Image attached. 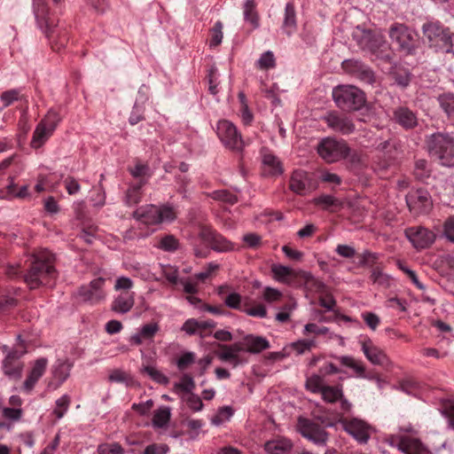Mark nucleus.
Instances as JSON below:
<instances>
[{"instance_id":"f257e3e1","label":"nucleus","mask_w":454,"mask_h":454,"mask_svg":"<svg viewBox=\"0 0 454 454\" xmlns=\"http://www.w3.org/2000/svg\"><path fill=\"white\" fill-rule=\"evenodd\" d=\"M54 255L47 249H43L33 255L28 271L23 276L25 283L30 289L41 286H51V281L56 277L52 265Z\"/></svg>"},{"instance_id":"f03ea898","label":"nucleus","mask_w":454,"mask_h":454,"mask_svg":"<svg viewBox=\"0 0 454 454\" xmlns=\"http://www.w3.org/2000/svg\"><path fill=\"white\" fill-rule=\"evenodd\" d=\"M427 145L430 154L435 157L441 165L454 167V137L448 133L436 132L429 136Z\"/></svg>"},{"instance_id":"7ed1b4c3","label":"nucleus","mask_w":454,"mask_h":454,"mask_svg":"<svg viewBox=\"0 0 454 454\" xmlns=\"http://www.w3.org/2000/svg\"><path fill=\"white\" fill-rule=\"evenodd\" d=\"M132 216L141 223L155 225L173 222L176 218V212L174 207L168 204L160 206L149 204L137 208Z\"/></svg>"},{"instance_id":"20e7f679","label":"nucleus","mask_w":454,"mask_h":454,"mask_svg":"<svg viewBox=\"0 0 454 454\" xmlns=\"http://www.w3.org/2000/svg\"><path fill=\"white\" fill-rule=\"evenodd\" d=\"M271 272L274 278L283 284L292 285L297 278H302L305 283L316 292L324 294L325 286L323 282L316 279L310 273L303 270H296L282 264H273Z\"/></svg>"},{"instance_id":"39448f33","label":"nucleus","mask_w":454,"mask_h":454,"mask_svg":"<svg viewBox=\"0 0 454 454\" xmlns=\"http://www.w3.org/2000/svg\"><path fill=\"white\" fill-rule=\"evenodd\" d=\"M333 98L338 107L347 111L361 109L365 103L364 93L353 85H339L333 90Z\"/></svg>"},{"instance_id":"423d86ee","label":"nucleus","mask_w":454,"mask_h":454,"mask_svg":"<svg viewBox=\"0 0 454 454\" xmlns=\"http://www.w3.org/2000/svg\"><path fill=\"white\" fill-rule=\"evenodd\" d=\"M423 34L431 46L450 52L454 48V34L439 21H430L422 27Z\"/></svg>"},{"instance_id":"0eeeda50","label":"nucleus","mask_w":454,"mask_h":454,"mask_svg":"<svg viewBox=\"0 0 454 454\" xmlns=\"http://www.w3.org/2000/svg\"><path fill=\"white\" fill-rule=\"evenodd\" d=\"M411 432V426L401 428L398 434H390L387 442L405 454H432L419 439L402 434V432Z\"/></svg>"},{"instance_id":"6e6552de","label":"nucleus","mask_w":454,"mask_h":454,"mask_svg":"<svg viewBox=\"0 0 454 454\" xmlns=\"http://www.w3.org/2000/svg\"><path fill=\"white\" fill-rule=\"evenodd\" d=\"M3 350L6 353L2 363L4 374L12 380L20 379L24 368L21 357L27 353L25 346H16L12 350H8L7 346H4Z\"/></svg>"},{"instance_id":"1a4fd4ad","label":"nucleus","mask_w":454,"mask_h":454,"mask_svg":"<svg viewBox=\"0 0 454 454\" xmlns=\"http://www.w3.org/2000/svg\"><path fill=\"white\" fill-rule=\"evenodd\" d=\"M357 43L361 49L368 51L383 59H389V45L380 34L372 31H363L357 38Z\"/></svg>"},{"instance_id":"9d476101","label":"nucleus","mask_w":454,"mask_h":454,"mask_svg":"<svg viewBox=\"0 0 454 454\" xmlns=\"http://www.w3.org/2000/svg\"><path fill=\"white\" fill-rule=\"evenodd\" d=\"M216 134L222 144L234 152H241L245 146L240 132L228 120H220L216 124Z\"/></svg>"},{"instance_id":"9b49d317","label":"nucleus","mask_w":454,"mask_h":454,"mask_svg":"<svg viewBox=\"0 0 454 454\" xmlns=\"http://www.w3.org/2000/svg\"><path fill=\"white\" fill-rule=\"evenodd\" d=\"M317 153L326 162L332 163L348 157L350 149L343 140L326 137L317 145Z\"/></svg>"},{"instance_id":"f8f14e48","label":"nucleus","mask_w":454,"mask_h":454,"mask_svg":"<svg viewBox=\"0 0 454 454\" xmlns=\"http://www.w3.org/2000/svg\"><path fill=\"white\" fill-rule=\"evenodd\" d=\"M106 279L104 278H97L88 285L82 286L77 290V298L83 302L90 304H98L106 298L104 291Z\"/></svg>"},{"instance_id":"ddd939ff","label":"nucleus","mask_w":454,"mask_h":454,"mask_svg":"<svg viewBox=\"0 0 454 454\" xmlns=\"http://www.w3.org/2000/svg\"><path fill=\"white\" fill-rule=\"evenodd\" d=\"M200 239L216 252H229L234 250V245L223 235L209 226H202L199 232Z\"/></svg>"},{"instance_id":"4468645a","label":"nucleus","mask_w":454,"mask_h":454,"mask_svg":"<svg viewBox=\"0 0 454 454\" xmlns=\"http://www.w3.org/2000/svg\"><path fill=\"white\" fill-rule=\"evenodd\" d=\"M297 429L303 437L316 444H325L327 441L328 434L325 430L317 423L308 419L300 418Z\"/></svg>"},{"instance_id":"2eb2a0df","label":"nucleus","mask_w":454,"mask_h":454,"mask_svg":"<svg viewBox=\"0 0 454 454\" xmlns=\"http://www.w3.org/2000/svg\"><path fill=\"white\" fill-rule=\"evenodd\" d=\"M389 36L393 43H396L399 50L403 51L404 53L410 54L414 50V35L404 25H393L389 30Z\"/></svg>"},{"instance_id":"dca6fc26","label":"nucleus","mask_w":454,"mask_h":454,"mask_svg":"<svg viewBox=\"0 0 454 454\" xmlns=\"http://www.w3.org/2000/svg\"><path fill=\"white\" fill-rule=\"evenodd\" d=\"M343 429L360 443H366L370 438L371 427L359 419H344L340 420Z\"/></svg>"},{"instance_id":"f3484780","label":"nucleus","mask_w":454,"mask_h":454,"mask_svg":"<svg viewBox=\"0 0 454 454\" xmlns=\"http://www.w3.org/2000/svg\"><path fill=\"white\" fill-rule=\"evenodd\" d=\"M406 203L410 210L415 214H426L432 207L430 194L422 189L409 192L406 196Z\"/></svg>"},{"instance_id":"a211bd4d","label":"nucleus","mask_w":454,"mask_h":454,"mask_svg":"<svg viewBox=\"0 0 454 454\" xmlns=\"http://www.w3.org/2000/svg\"><path fill=\"white\" fill-rule=\"evenodd\" d=\"M408 239L417 249H424L435 240V234L422 226L411 227L405 231Z\"/></svg>"},{"instance_id":"6ab92c4d","label":"nucleus","mask_w":454,"mask_h":454,"mask_svg":"<svg viewBox=\"0 0 454 454\" xmlns=\"http://www.w3.org/2000/svg\"><path fill=\"white\" fill-rule=\"evenodd\" d=\"M359 342L363 353L372 364L383 365L388 363V358L384 350L377 346L370 338L364 337Z\"/></svg>"},{"instance_id":"aec40b11","label":"nucleus","mask_w":454,"mask_h":454,"mask_svg":"<svg viewBox=\"0 0 454 454\" xmlns=\"http://www.w3.org/2000/svg\"><path fill=\"white\" fill-rule=\"evenodd\" d=\"M327 126L333 131L342 133L344 135L350 134L355 130V125L352 121L336 112H331L323 117Z\"/></svg>"},{"instance_id":"412c9836","label":"nucleus","mask_w":454,"mask_h":454,"mask_svg":"<svg viewBox=\"0 0 454 454\" xmlns=\"http://www.w3.org/2000/svg\"><path fill=\"white\" fill-rule=\"evenodd\" d=\"M74 366L73 362L69 359H59L51 366V374L54 382L50 384L54 389L59 387L70 376V372Z\"/></svg>"},{"instance_id":"4be33fe9","label":"nucleus","mask_w":454,"mask_h":454,"mask_svg":"<svg viewBox=\"0 0 454 454\" xmlns=\"http://www.w3.org/2000/svg\"><path fill=\"white\" fill-rule=\"evenodd\" d=\"M47 365L48 360L45 357H40L34 362L33 366L23 383V388L26 392L29 393L35 387L37 381L44 374Z\"/></svg>"},{"instance_id":"5701e85b","label":"nucleus","mask_w":454,"mask_h":454,"mask_svg":"<svg viewBox=\"0 0 454 454\" xmlns=\"http://www.w3.org/2000/svg\"><path fill=\"white\" fill-rule=\"evenodd\" d=\"M343 67L346 71L352 73L366 83L371 84L374 82L375 79L372 71L358 60H346L343 62Z\"/></svg>"},{"instance_id":"b1692460","label":"nucleus","mask_w":454,"mask_h":454,"mask_svg":"<svg viewBox=\"0 0 454 454\" xmlns=\"http://www.w3.org/2000/svg\"><path fill=\"white\" fill-rule=\"evenodd\" d=\"M394 120L405 129H413L418 125L416 114L404 106H400L394 111Z\"/></svg>"},{"instance_id":"393cba45","label":"nucleus","mask_w":454,"mask_h":454,"mask_svg":"<svg viewBox=\"0 0 454 454\" xmlns=\"http://www.w3.org/2000/svg\"><path fill=\"white\" fill-rule=\"evenodd\" d=\"M310 179L307 172L303 170H295L290 179V189L300 195H303L309 188Z\"/></svg>"},{"instance_id":"a878e982","label":"nucleus","mask_w":454,"mask_h":454,"mask_svg":"<svg viewBox=\"0 0 454 454\" xmlns=\"http://www.w3.org/2000/svg\"><path fill=\"white\" fill-rule=\"evenodd\" d=\"M312 203L323 210L336 212L343 206V202L329 194H321L312 200Z\"/></svg>"},{"instance_id":"bb28decb","label":"nucleus","mask_w":454,"mask_h":454,"mask_svg":"<svg viewBox=\"0 0 454 454\" xmlns=\"http://www.w3.org/2000/svg\"><path fill=\"white\" fill-rule=\"evenodd\" d=\"M135 303L134 293H123L119 294L112 303V310L125 314L129 312Z\"/></svg>"},{"instance_id":"cd10ccee","label":"nucleus","mask_w":454,"mask_h":454,"mask_svg":"<svg viewBox=\"0 0 454 454\" xmlns=\"http://www.w3.org/2000/svg\"><path fill=\"white\" fill-rule=\"evenodd\" d=\"M243 344L246 351L249 353H259L270 348V343L264 337L249 334L244 337Z\"/></svg>"},{"instance_id":"c85d7f7f","label":"nucleus","mask_w":454,"mask_h":454,"mask_svg":"<svg viewBox=\"0 0 454 454\" xmlns=\"http://www.w3.org/2000/svg\"><path fill=\"white\" fill-rule=\"evenodd\" d=\"M290 440L278 437L265 442L264 450L269 454H286L292 449Z\"/></svg>"},{"instance_id":"c756f323","label":"nucleus","mask_w":454,"mask_h":454,"mask_svg":"<svg viewBox=\"0 0 454 454\" xmlns=\"http://www.w3.org/2000/svg\"><path fill=\"white\" fill-rule=\"evenodd\" d=\"M440 108L444 112L449 121L454 124V93L443 92L437 97Z\"/></svg>"},{"instance_id":"7c9ffc66","label":"nucleus","mask_w":454,"mask_h":454,"mask_svg":"<svg viewBox=\"0 0 454 454\" xmlns=\"http://www.w3.org/2000/svg\"><path fill=\"white\" fill-rule=\"evenodd\" d=\"M264 173L270 176H278L283 173L280 160L271 153H264L262 156Z\"/></svg>"},{"instance_id":"2f4dec72","label":"nucleus","mask_w":454,"mask_h":454,"mask_svg":"<svg viewBox=\"0 0 454 454\" xmlns=\"http://www.w3.org/2000/svg\"><path fill=\"white\" fill-rule=\"evenodd\" d=\"M282 28L287 35H293L297 28L296 14L292 3H287L285 8V17Z\"/></svg>"},{"instance_id":"473e14b6","label":"nucleus","mask_w":454,"mask_h":454,"mask_svg":"<svg viewBox=\"0 0 454 454\" xmlns=\"http://www.w3.org/2000/svg\"><path fill=\"white\" fill-rule=\"evenodd\" d=\"M145 184L140 181L137 184H130L126 192L124 202L127 206L131 207L138 204L142 199V187Z\"/></svg>"},{"instance_id":"72a5a7b5","label":"nucleus","mask_w":454,"mask_h":454,"mask_svg":"<svg viewBox=\"0 0 454 454\" xmlns=\"http://www.w3.org/2000/svg\"><path fill=\"white\" fill-rule=\"evenodd\" d=\"M171 417V410L168 406H160L154 411L153 417V426L155 428H162L168 425Z\"/></svg>"},{"instance_id":"f704fd0d","label":"nucleus","mask_w":454,"mask_h":454,"mask_svg":"<svg viewBox=\"0 0 454 454\" xmlns=\"http://www.w3.org/2000/svg\"><path fill=\"white\" fill-rule=\"evenodd\" d=\"M0 99L4 103V107H7L16 101H27V97L22 93L20 89H12L4 91L0 95Z\"/></svg>"},{"instance_id":"c9c22d12","label":"nucleus","mask_w":454,"mask_h":454,"mask_svg":"<svg viewBox=\"0 0 454 454\" xmlns=\"http://www.w3.org/2000/svg\"><path fill=\"white\" fill-rule=\"evenodd\" d=\"M339 360L342 365L352 369L358 377H364L365 368L361 361L349 356H340Z\"/></svg>"},{"instance_id":"e433bc0d","label":"nucleus","mask_w":454,"mask_h":454,"mask_svg":"<svg viewBox=\"0 0 454 454\" xmlns=\"http://www.w3.org/2000/svg\"><path fill=\"white\" fill-rule=\"evenodd\" d=\"M61 121V116L55 110H49L44 118L38 123L46 130H50L51 133L56 129L59 123Z\"/></svg>"},{"instance_id":"4c0bfd02","label":"nucleus","mask_w":454,"mask_h":454,"mask_svg":"<svg viewBox=\"0 0 454 454\" xmlns=\"http://www.w3.org/2000/svg\"><path fill=\"white\" fill-rule=\"evenodd\" d=\"M71 397L67 394L56 400L52 414L57 419H60L65 416L69 409Z\"/></svg>"},{"instance_id":"58836bf2","label":"nucleus","mask_w":454,"mask_h":454,"mask_svg":"<svg viewBox=\"0 0 454 454\" xmlns=\"http://www.w3.org/2000/svg\"><path fill=\"white\" fill-rule=\"evenodd\" d=\"M51 135L52 133L50 130H46L45 128H43V126L37 124L34 131L33 138L31 140L32 147H41Z\"/></svg>"},{"instance_id":"ea45409f","label":"nucleus","mask_w":454,"mask_h":454,"mask_svg":"<svg viewBox=\"0 0 454 454\" xmlns=\"http://www.w3.org/2000/svg\"><path fill=\"white\" fill-rule=\"evenodd\" d=\"M221 350L217 353V356L223 362H229L233 367L239 364L240 359L236 356L228 345H220Z\"/></svg>"},{"instance_id":"a19ab883","label":"nucleus","mask_w":454,"mask_h":454,"mask_svg":"<svg viewBox=\"0 0 454 454\" xmlns=\"http://www.w3.org/2000/svg\"><path fill=\"white\" fill-rule=\"evenodd\" d=\"M53 3L58 4L59 0H52ZM34 12L38 21H43L49 24L48 8L46 7L43 0H34Z\"/></svg>"},{"instance_id":"79ce46f5","label":"nucleus","mask_w":454,"mask_h":454,"mask_svg":"<svg viewBox=\"0 0 454 454\" xmlns=\"http://www.w3.org/2000/svg\"><path fill=\"white\" fill-rule=\"evenodd\" d=\"M320 394L324 401L327 403H334L342 396V390L338 386H325Z\"/></svg>"},{"instance_id":"37998d69","label":"nucleus","mask_w":454,"mask_h":454,"mask_svg":"<svg viewBox=\"0 0 454 454\" xmlns=\"http://www.w3.org/2000/svg\"><path fill=\"white\" fill-rule=\"evenodd\" d=\"M254 8V1L247 0L244 6V17L247 21L252 24L254 28H256L259 27V19Z\"/></svg>"},{"instance_id":"c03bdc74","label":"nucleus","mask_w":454,"mask_h":454,"mask_svg":"<svg viewBox=\"0 0 454 454\" xmlns=\"http://www.w3.org/2000/svg\"><path fill=\"white\" fill-rule=\"evenodd\" d=\"M178 245V240L173 235H166L160 239L157 247L163 251L174 252Z\"/></svg>"},{"instance_id":"a18cd8bd","label":"nucleus","mask_w":454,"mask_h":454,"mask_svg":"<svg viewBox=\"0 0 454 454\" xmlns=\"http://www.w3.org/2000/svg\"><path fill=\"white\" fill-rule=\"evenodd\" d=\"M305 386L312 393H321L325 385L320 375L314 374L307 379Z\"/></svg>"},{"instance_id":"49530a36","label":"nucleus","mask_w":454,"mask_h":454,"mask_svg":"<svg viewBox=\"0 0 454 454\" xmlns=\"http://www.w3.org/2000/svg\"><path fill=\"white\" fill-rule=\"evenodd\" d=\"M219 268H220V265L218 263L211 262L207 264L204 270H202L199 273H196L193 278L195 279H197L198 281L204 282L207 278H209L213 275H215V272L219 270Z\"/></svg>"},{"instance_id":"de8ad7c7","label":"nucleus","mask_w":454,"mask_h":454,"mask_svg":"<svg viewBox=\"0 0 454 454\" xmlns=\"http://www.w3.org/2000/svg\"><path fill=\"white\" fill-rule=\"evenodd\" d=\"M275 57L272 51H268L261 55L256 62L260 69L267 70L275 67Z\"/></svg>"},{"instance_id":"09e8293b","label":"nucleus","mask_w":454,"mask_h":454,"mask_svg":"<svg viewBox=\"0 0 454 454\" xmlns=\"http://www.w3.org/2000/svg\"><path fill=\"white\" fill-rule=\"evenodd\" d=\"M242 311L250 317L264 318L267 316V310L264 305L258 303L254 306L248 307L247 305H244Z\"/></svg>"},{"instance_id":"8fccbe9b","label":"nucleus","mask_w":454,"mask_h":454,"mask_svg":"<svg viewBox=\"0 0 454 454\" xmlns=\"http://www.w3.org/2000/svg\"><path fill=\"white\" fill-rule=\"evenodd\" d=\"M142 372L146 373L151 379L158 383L167 384L168 381V378L153 366H144Z\"/></svg>"},{"instance_id":"3c124183","label":"nucleus","mask_w":454,"mask_h":454,"mask_svg":"<svg viewBox=\"0 0 454 454\" xmlns=\"http://www.w3.org/2000/svg\"><path fill=\"white\" fill-rule=\"evenodd\" d=\"M315 346L313 340H300L291 344L292 349L297 354L301 355L306 351H309Z\"/></svg>"},{"instance_id":"603ef678","label":"nucleus","mask_w":454,"mask_h":454,"mask_svg":"<svg viewBox=\"0 0 454 454\" xmlns=\"http://www.w3.org/2000/svg\"><path fill=\"white\" fill-rule=\"evenodd\" d=\"M232 416V410L231 407L224 406L219 409L217 414H215L212 419V424L215 426H219L223 423L225 420L229 419Z\"/></svg>"},{"instance_id":"864d4df0","label":"nucleus","mask_w":454,"mask_h":454,"mask_svg":"<svg viewBox=\"0 0 454 454\" xmlns=\"http://www.w3.org/2000/svg\"><path fill=\"white\" fill-rule=\"evenodd\" d=\"M223 36V23L221 21H217L211 29L210 46H218L222 43Z\"/></svg>"},{"instance_id":"5fc2aeb1","label":"nucleus","mask_w":454,"mask_h":454,"mask_svg":"<svg viewBox=\"0 0 454 454\" xmlns=\"http://www.w3.org/2000/svg\"><path fill=\"white\" fill-rule=\"evenodd\" d=\"M15 191L16 184L13 182V178H11L10 184L7 186V192L10 197L24 199L29 196L27 185L21 186L18 192Z\"/></svg>"},{"instance_id":"6e6d98bb","label":"nucleus","mask_w":454,"mask_h":454,"mask_svg":"<svg viewBox=\"0 0 454 454\" xmlns=\"http://www.w3.org/2000/svg\"><path fill=\"white\" fill-rule=\"evenodd\" d=\"M442 236L454 244V215L449 216L443 223Z\"/></svg>"},{"instance_id":"4d7b16f0","label":"nucleus","mask_w":454,"mask_h":454,"mask_svg":"<svg viewBox=\"0 0 454 454\" xmlns=\"http://www.w3.org/2000/svg\"><path fill=\"white\" fill-rule=\"evenodd\" d=\"M99 454H123L124 450L122 447L117 443H103L98 448Z\"/></svg>"},{"instance_id":"13d9d810","label":"nucleus","mask_w":454,"mask_h":454,"mask_svg":"<svg viewBox=\"0 0 454 454\" xmlns=\"http://www.w3.org/2000/svg\"><path fill=\"white\" fill-rule=\"evenodd\" d=\"M175 387L186 393H192V391L195 388V383L191 375L184 374L181 377L180 381L176 383Z\"/></svg>"},{"instance_id":"bf43d9fd","label":"nucleus","mask_w":454,"mask_h":454,"mask_svg":"<svg viewBox=\"0 0 454 454\" xmlns=\"http://www.w3.org/2000/svg\"><path fill=\"white\" fill-rule=\"evenodd\" d=\"M224 303L227 307L242 311L244 305L241 304V296L238 293H231L224 298Z\"/></svg>"},{"instance_id":"052dcab7","label":"nucleus","mask_w":454,"mask_h":454,"mask_svg":"<svg viewBox=\"0 0 454 454\" xmlns=\"http://www.w3.org/2000/svg\"><path fill=\"white\" fill-rule=\"evenodd\" d=\"M414 175L419 180H424L429 176L427 161L425 160H418L415 162Z\"/></svg>"},{"instance_id":"680f3d73","label":"nucleus","mask_w":454,"mask_h":454,"mask_svg":"<svg viewBox=\"0 0 454 454\" xmlns=\"http://www.w3.org/2000/svg\"><path fill=\"white\" fill-rule=\"evenodd\" d=\"M212 198L214 200L224 201V202H227L231 205L236 203L238 200L236 195L225 191V190L214 192L212 193Z\"/></svg>"},{"instance_id":"e2e57ef3","label":"nucleus","mask_w":454,"mask_h":454,"mask_svg":"<svg viewBox=\"0 0 454 454\" xmlns=\"http://www.w3.org/2000/svg\"><path fill=\"white\" fill-rule=\"evenodd\" d=\"M218 77L219 74L217 73V69L215 67H211L207 74V80L209 84L208 90L213 95H216L218 93Z\"/></svg>"},{"instance_id":"0e129e2a","label":"nucleus","mask_w":454,"mask_h":454,"mask_svg":"<svg viewBox=\"0 0 454 454\" xmlns=\"http://www.w3.org/2000/svg\"><path fill=\"white\" fill-rule=\"evenodd\" d=\"M159 331V325L156 323L147 324L139 329V333L145 340H152Z\"/></svg>"},{"instance_id":"69168bd1","label":"nucleus","mask_w":454,"mask_h":454,"mask_svg":"<svg viewBox=\"0 0 454 454\" xmlns=\"http://www.w3.org/2000/svg\"><path fill=\"white\" fill-rule=\"evenodd\" d=\"M162 273L169 283L176 285L179 282L178 270L176 267L171 265H163Z\"/></svg>"},{"instance_id":"338daca9","label":"nucleus","mask_w":454,"mask_h":454,"mask_svg":"<svg viewBox=\"0 0 454 454\" xmlns=\"http://www.w3.org/2000/svg\"><path fill=\"white\" fill-rule=\"evenodd\" d=\"M195 361V355L192 352H185L176 361L177 368L180 371L185 370L189 365Z\"/></svg>"},{"instance_id":"774afa93","label":"nucleus","mask_w":454,"mask_h":454,"mask_svg":"<svg viewBox=\"0 0 454 454\" xmlns=\"http://www.w3.org/2000/svg\"><path fill=\"white\" fill-rule=\"evenodd\" d=\"M3 417L12 421H19L22 415L23 411L21 408H4L2 411Z\"/></svg>"}]
</instances>
